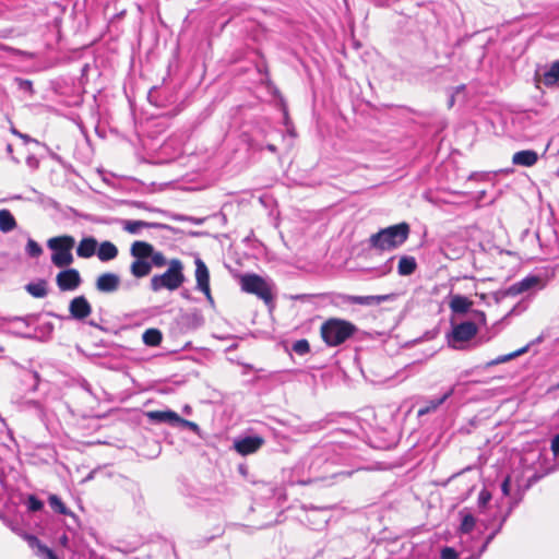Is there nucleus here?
<instances>
[{
	"label": "nucleus",
	"mask_w": 559,
	"mask_h": 559,
	"mask_svg": "<svg viewBox=\"0 0 559 559\" xmlns=\"http://www.w3.org/2000/svg\"><path fill=\"white\" fill-rule=\"evenodd\" d=\"M82 278L76 269L67 267L56 276V284L61 292H73L80 287Z\"/></svg>",
	"instance_id": "obj_8"
},
{
	"label": "nucleus",
	"mask_w": 559,
	"mask_h": 559,
	"mask_svg": "<svg viewBox=\"0 0 559 559\" xmlns=\"http://www.w3.org/2000/svg\"><path fill=\"white\" fill-rule=\"evenodd\" d=\"M177 426H181V427H185V428H188L190 429L191 431H193L194 433L199 435L200 436V432H201V429L200 427L193 423V421H190V420H187V419H183L179 416V420H177Z\"/></svg>",
	"instance_id": "obj_36"
},
{
	"label": "nucleus",
	"mask_w": 559,
	"mask_h": 559,
	"mask_svg": "<svg viewBox=\"0 0 559 559\" xmlns=\"http://www.w3.org/2000/svg\"><path fill=\"white\" fill-rule=\"evenodd\" d=\"M96 254L102 262H107L117 258L118 249L112 242L103 241L98 245Z\"/></svg>",
	"instance_id": "obj_20"
},
{
	"label": "nucleus",
	"mask_w": 559,
	"mask_h": 559,
	"mask_svg": "<svg viewBox=\"0 0 559 559\" xmlns=\"http://www.w3.org/2000/svg\"><path fill=\"white\" fill-rule=\"evenodd\" d=\"M409 225L405 222L380 229L369 237L371 249L378 251H392L401 247L409 236Z\"/></svg>",
	"instance_id": "obj_1"
},
{
	"label": "nucleus",
	"mask_w": 559,
	"mask_h": 559,
	"mask_svg": "<svg viewBox=\"0 0 559 559\" xmlns=\"http://www.w3.org/2000/svg\"><path fill=\"white\" fill-rule=\"evenodd\" d=\"M186 281L183 264L179 259L168 262V269L163 274H156L151 278L150 286L153 292L160 289L176 290Z\"/></svg>",
	"instance_id": "obj_3"
},
{
	"label": "nucleus",
	"mask_w": 559,
	"mask_h": 559,
	"mask_svg": "<svg viewBox=\"0 0 559 559\" xmlns=\"http://www.w3.org/2000/svg\"><path fill=\"white\" fill-rule=\"evenodd\" d=\"M545 83L554 84L559 80V60L551 63L549 70L545 72Z\"/></svg>",
	"instance_id": "obj_31"
},
{
	"label": "nucleus",
	"mask_w": 559,
	"mask_h": 559,
	"mask_svg": "<svg viewBox=\"0 0 559 559\" xmlns=\"http://www.w3.org/2000/svg\"><path fill=\"white\" fill-rule=\"evenodd\" d=\"M194 263H195L197 288L200 292L204 293L209 298H211L210 273H209L207 266L200 258H197Z\"/></svg>",
	"instance_id": "obj_11"
},
{
	"label": "nucleus",
	"mask_w": 559,
	"mask_h": 559,
	"mask_svg": "<svg viewBox=\"0 0 559 559\" xmlns=\"http://www.w3.org/2000/svg\"><path fill=\"white\" fill-rule=\"evenodd\" d=\"M151 271L152 264L150 263L148 260L134 259V261L130 265V272L136 278H141L148 275Z\"/></svg>",
	"instance_id": "obj_22"
},
{
	"label": "nucleus",
	"mask_w": 559,
	"mask_h": 559,
	"mask_svg": "<svg viewBox=\"0 0 559 559\" xmlns=\"http://www.w3.org/2000/svg\"><path fill=\"white\" fill-rule=\"evenodd\" d=\"M168 262L166 257L160 251L153 250V255H151L150 263L152 266L163 267L165 265H168Z\"/></svg>",
	"instance_id": "obj_34"
},
{
	"label": "nucleus",
	"mask_w": 559,
	"mask_h": 559,
	"mask_svg": "<svg viewBox=\"0 0 559 559\" xmlns=\"http://www.w3.org/2000/svg\"><path fill=\"white\" fill-rule=\"evenodd\" d=\"M551 451L555 456L559 455V433L556 435L551 440Z\"/></svg>",
	"instance_id": "obj_39"
},
{
	"label": "nucleus",
	"mask_w": 559,
	"mask_h": 559,
	"mask_svg": "<svg viewBox=\"0 0 559 559\" xmlns=\"http://www.w3.org/2000/svg\"><path fill=\"white\" fill-rule=\"evenodd\" d=\"M392 295H370V296H353L346 294H336L332 302L336 306L360 305V306H378L384 301L391 300Z\"/></svg>",
	"instance_id": "obj_6"
},
{
	"label": "nucleus",
	"mask_w": 559,
	"mask_h": 559,
	"mask_svg": "<svg viewBox=\"0 0 559 559\" xmlns=\"http://www.w3.org/2000/svg\"><path fill=\"white\" fill-rule=\"evenodd\" d=\"M11 132L20 138V134H22L20 131H17L14 127L11 128Z\"/></svg>",
	"instance_id": "obj_46"
},
{
	"label": "nucleus",
	"mask_w": 559,
	"mask_h": 559,
	"mask_svg": "<svg viewBox=\"0 0 559 559\" xmlns=\"http://www.w3.org/2000/svg\"><path fill=\"white\" fill-rule=\"evenodd\" d=\"M16 226L17 224L12 213L7 209L0 210V231L8 234L15 229Z\"/></svg>",
	"instance_id": "obj_23"
},
{
	"label": "nucleus",
	"mask_w": 559,
	"mask_h": 559,
	"mask_svg": "<svg viewBox=\"0 0 559 559\" xmlns=\"http://www.w3.org/2000/svg\"><path fill=\"white\" fill-rule=\"evenodd\" d=\"M26 506H27L28 511L37 512V511L43 509L44 503L38 498H36L35 496L31 495L27 498Z\"/></svg>",
	"instance_id": "obj_35"
},
{
	"label": "nucleus",
	"mask_w": 559,
	"mask_h": 559,
	"mask_svg": "<svg viewBox=\"0 0 559 559\" xmlns=\"http://www.w3.org/2000/svg\"><path fill=\"white\" fill-rule=\"evenodd\" d=\"M96 289L100 293L110 294L118 290L120 277L116 273L100 274L95 283Z\"/></svg>",
	"instance_id": "obj_12"
},
{
	"label": "nucleus",
	"mask_w": 559,
	"mask_h": 559,
	"mask_svg": "<svg viewBox=\"0 0 559 559\" xmlns=\"http://www.w3.org/2000/svg\"><path fill=\"white\" fill-rule=\"evenodd\" d=\"M29 376L34 380V390H36L37 384H38V374L36 372H32V373H29Z\"/></svg>",
	"instance_id": "obj_43"
},
{
	"label": "nucleus",
	"mask_w": 559,
	"mask_h": 559,
	"mask_svg": "<svg viewBox=\"0 0 559 559\" xmlns=\"http://www.w3.org/2000/svg\"><path fill=\"white\" fill-rule=\"evenodd\" d=\"M501 490L504 496L510 495V477H507L501 484Z\"/></svg>",
	"instance_id": "obj_40"
},
{
	"label": "nucleus",
	"mask_w": 559,
	"mask_h": 559,
	"mask_svg": "<svg viewBox=\"0 0 559 559\" xmlns=\"http://www.w3.org/2000/svg\"><path fill=\"white\" fill-rule=\"evenodd\" d=\"M7 151H8L9 153H12V145H11V144H8V145H7Z\"/></svg>",
	"instance_id": "obj_48"
},
{
	"label": "nucleus",
	"mask_w": 559,
	"mask_h": 559,
	"mask_svg": "<svg viewBox=\"0 0 559 559\" xmlns=\"http://www.w3.org/2000/svg\"><path fill=\"white\" fill-rule=\"evenodd\" d=\"M24 539L27 542L28 546L35 550L36 556L41 559H58L55 552L44 545L36 536L31 534H24Z\"/></svg>",
	"instance_id": "obj_14"
},
{
	"label": "nucleus",
	"mask_w": 559,
	"mask_h": 559,
	"mask_svg": "<svg viewBox=\"0 0 559 559\" xmlns=\"http://www.w3.org/2000/svg\"><path fill=\"white\" fill-rule=\"evenodd\" d=\"M267 150L271 152H275L276 147L274 145L270 144V145H267Z\"/></svg>",
	"instance_id": "obj_47"
},
{
	"label": "nucleus",
	"mask_w": 559,
	"mask_h": 559,
	"mask_svg": "<svg viewBox=\"0 0 559 559\" xmlns=\"http://www.w3.org/2000/svg\"><path fill=\"white\" fill-rule=\"evenodd\" d=\"M98 242L94 237H84L76 247V254L82 259H90L96 254Z\"/></svg>",
	"instance_id": "obj_16"
},
{
	"label": "nucleus",
	"mask_w": 559,
	"mask_h": 559,
	"mask_svg": "<svg viewBox=\"0 0 559 559\" xmlns=\"http://www.w3.org/2000/svg\"><path fill=\"white\" fill-rule=\"evenodd\" d=\"M528 349V345L513 352V353H510V354H507V355H501V356H498L496 359L491 360L488 362V366H496V365H500V364H503V362H507L515 357H519L523 354H525Z\"/></svg>",
	"instance_id": "obj_29"
},
{
	"label": "nucleus",
	"mask_w": 559,
	"mask_h": 559,
	"mask_svg": "<svg viewBox=\"0 0 559 559\" xmlns=\"http://www.w3.org/2000/svg\"><path fill=\"white\" fill-rule=\"evenodd\" d=\"M25 252L31 258H38L43 254V248L38 242L29 238L25 246Z\"/></svg>",
	"instance_id": "obj_32"
},
{
	"label": "nucleus",
	"mask_w": 559,
	"mask_h": 559,
	"mask_svg": "<svg viewBox=\"0 0 559 559\" xmlns=\"http://www.w3.org/2000/svg\"><path fill=\"white\" fill-rule=\"evenodd\" d=\"M538 160V154L533 150H523L513 154L512 163L516 166L532 167Z\"/></svg>",
	"instance_id": "obj_17"
},
{
	"label": "nucleus",
	"mask_w": 559,
	"mask_h": 559,
	"mask_svg": "<svg viewBox=\"0 0 559 559\" xmlns=\"http://www.w3.org/2000/svg\"><path fill=\"white\" fill-rule=\"evenodd\" d=\"M496 534H497V532L491 533V534L486 538V540H485V542H487V544H490V543H491V540L495 538Z\"/></svg>",
	"instance_id": "obj_44"
},
{
	"label": "nucleus",
	"mask_w": 559,
	"mask_h": 559,
	"mask_svg": "<svg viewBox=\"0 0 559 559\" xmlns=\"http://www.w3.org/2000/svg\"><path fill=\"white\" fill-rule=\"evenodd\" d=\"M162 340L163 335L158 329H147L142 334V341L147 346H158Z\"/></svg>",
	"instance_id": "obj_26"
},
{
	"label": "nucleus",
	"mask_w": 559,
	"mask_h": 559,
	"mask_svg": "<svg viewBox=\"0 0 559 559\" xmlns=\"http://www.w3.org/2000/svg\"><path fill=\"white\" fill-rule=\"evenodd\" d=\"M157 224L144 221H124L123 229L130 234H138L142 228L156 227Z\"/></svg>",
	"instance_id": "obj_27"
},
{
	"label": "nucleus",
	"mask_w": 559,
	"mask_h": 559,
	"mask_svg": "<svg viewBox=\"0 0 559 559\" xmlns=\"http://www.w3.org/2000/svg\"><path fill=\"white\" fill-rule=\"evenodd\" d=\"M450 309L454 313H466L473 306V301L462 295H454L450 300Z\"/></svg>",
	"instance_id": "obj_21"
},
{
	"label": "nucleus",
	"mask_w": 559,
	"mask_h": 559,
	"mask_svg": "<svg viewBox=\"0 0 559 559\" xmlns=\"http://www.w3.org/2000/svg\"><path fill=\"white\" fill-rule=\"evenodd\" d=\"M13 322H22V320L20 318H15L12 320Z\"/></svg>",
	"instance_id": "obj_50"
},
{
	"label": "nucleus",
	"mask_w": 559,
	"mask_h": 559,
	"mask_svg": "<svg viewBox=\"0 0 559 559\" xmlns=\"http://www.w3.org/2000/svg\"><path fill=\"white\" fill-rule=\"evenodd\" d=\"M145 417L152 424H168L169 426L176 427L179 415L170 409L166 411H148L145 413Z\"/></svg>",
	"instance_id": "obj_13"
},
{
	"label": "nucleus",
	"mask_w": 559,
	"mask_h": 559,
	"mask_svg": "<svg viewBox=\"0 0 559 559\" xmlns=\"http://www.w3.org/2000/svg\"><path fill=\"white\" fill-rule=\"evenodd\" d=\"M558 175H559V169H558Z\"/></svg>",
	"instance_id": "obj_53"
},
{
	"label": "nucleus",
	"mask_w": 559,
	"mask_h": 559,
	"mask_svg": "<svg viewBox=\"0 0 559 559\" xmlns=\"http://www.w3.org/2000/svg\"><path fill=\"white\" fill-rule=\"evenodd\" d=\"M491 499V495L487 490H481L478 496V504L479 507H485L489 500Z\"/></svg>",
	"instance_id": "obj_38"
},
{
	"label": "nucleus",
	"mask_w": 559,
	"mask_h": 559,
	"mask_svg": "<svg viewBox=\"0 0 559 559\" xmlns=\"http://www.w3.org/2000/svg\"><path fill=\"white\" fill-rule=\"evenodd\" d=\"M20 139H22L25 143H28V142H36L35 140H33L29 135L27 134H20Z\"/></svg>",
	"instance_id": "obj_42"
},
{
	"label": "nucleus",
	"mask_w": 559,
	"mask_h": 559,
	"mask_svg": "<svg viewBox=\"0 0 559 559\" xmlns=\"http://www.w3.org/2000/svg\"><path fill=\"white\" fill-rule=\"evenodd\" d=\"M488 545H489V544H487V542H485V543L483 544V546H481V548H480V550H479V554H478V555H479V557L481 556V554H483V552H485V551H486V549H487Z\"/></svg>",
	"instance_id": "obj_45"
},
{
	"label": "nucleus",
	"mask_w": 559,
	"mask_h": 559,
	"mask_svg": "<svg viewBox=\"0 0 559 559\" xmlns=\"http://www.w3.org/2000/svg\"><path fill=\"white\" fill-rule=\"evenodd\" d=\"M264 443V439L259 436H247L234 441V449L241 455H249L257 452Z\"/></svg>",
	"instance_id": "obj_9"
},
{
	"label": "nucleus",
	"mask_w": 559,
	"mask_h": 559,
	"mask_svg": "<svg viewBox=\"0 0 559 559\" xmlns=\"http://www.w3.org/2000/svg\"><path fill=\"white\" fill-rule=\"evenodd\" d=\"M75 246L74 237L70 235L57 236L48 239L47 247L52 251L51 263L57 267H68L74 261L72 249Z\"/></svg>",
	"instance_id": "obj_4"
},
{
	"label": "nucleus",
	"mask_w": 559,
	"mask_h": 559,
	"mask_svg": "<svg viewBox=\"0 0 559 559\" xmlns=\"http://www.w3.org/2000/svg\"><path fill=\"white\" fill-rule=\"evenodd\" d=\"M0 519H1V520H4V516H3L1 513H0Z\"/></svg>",
	"instance_id": "obj_52"
},
{
	"label": "nucleus",
	"mask_w": 559,
	"mask_h": 559,
	"mask_svg": "<svg viewBox=\"0 0 559 559\" xmlns=\"http://www.w3.org/2000/svg\"><path fill=\"white\" fill-rule=\"evenodd\" d=\"M293 350L300 356L308 354L310 352L309 342L305 338L296 341L293 344Z\"/></svg>",
	"instance_id": "obj_33"
},
{
	"label": "nucleus",
	"mask_w": 559,
	"mask_h": 559,
	"mask_svg": "<svg viewBox=\"0 0 559 559\" xmlns=\"http://www.w3.org/2000/svg\"><path fill=\"white\" fill-rule=\"evenodd\" d=\"M454 392V389H450L440 397L431 399L427 401L423 406L418 408L417 415L419 417L425 416L427 414L433 413L441 406Z\"/></svg>",
	"instance_id": "obj_18"
},
{
	"label": "nucleus",
	"mask_w": 559,
	"mask_h": 559,
	"mask_svg": "<svg viewBox=\"0 0 559 559\" xmlns=\"http://www.w3.org/2000/svg\"><path fill=\"white\" fill-rule=\"evenodd\" d=\"M477 331L476 324L472 321L455 324L449 336V344L453 348H459L457 344L472 340L477 334Z\"/></svg>",
	"instance_id": "obj_7"
},
{
	"label": "nucleus",
	"mask_w": 559,
	"mask_h": 559,
	"mask_svg": "<svg viewBox=\"0 0 559 559\" xmlns=\"http://www.w3.org/2000/svg\"><path fill=\"white\" fill-rule=\"evenodd\" d=\"M461 515V525H460V532L463 534L471 533L476 524V519L465 510L460 512Z\"/></svg>",
	"instance_id": "obj_28"
},
{
	"label": "nucleus",
	"mask_w": 559,
	"mask_h": 559,
	"mask_svg": "<svg viewBox=\"0 0 559 559\" xmlns=\"http://www.w3.org/2000/svg\"><path fill=\"white\" fill-rule=\"evenodd\" d=\"M540 284V278L535 275H528L523 280L514 283L508 288V295L516 296L524 292L530 290L531 288Z\"/></svg>",
	"instance_id": "obj_15"
},
{
	"label": "nucleus",
	"mask_w": 559,
	"mask_h": 559,
	"mask_svg": "<svg viewBox=\"0 0 559 559\" xmlns=\"http://www.w3.org/2000/svg\"><path fill=\"white\" fill-rule=\"evenodd\" d=\"M240 285L243 292L258 296L265 304H270L273 299L272 285L257 274L241 276Z\"/></svg>",
	"instance_id": "obj_5"
},
{
	"label": "nucleus",
	"mask_w": 559,
	"mask_h": 559,
	"mask_svg": "<svg viewBox=\"0 0 559 559\" xmlns=\"http://www.w3.org/2000/svg\"><path fill=\"white\" fill-rule=\"evenodd\" d=\"M478 558H479V555H477V556H471V557H468V558H466V559H478Z\"/></svg>",
	"instance_id": "obj_49"
},
{
	"label": "nucleus",
	"mask_w": 559,
	"mask_h": 559,
	"mask_svg": "<svg viewBox=\"0 0 559 559\" xmlns=\"http://www.w3.org/2000/svg\"><path fill=\"white\" fill-rule=\"evenodd\" d=\"M312 429L320 430V427H319V425L314 424Z\"/></svg>",
	"instance_id": "obj_51"
},
{
	"label": "nucleus",
	"mask_w": 559,
	"mask_h": 559,
	"mask_svg": "<svg viewBox=\"0 0 559 559\" xmlns=\"http://www.w3.org/2000/svg\"><path fill=\"white\" fill-rule=\"evenodd\" d=\"M69 312L73 319L82 321L92 313V306L85 296H76L69 304Z\"/></svg>",
	"instance_id": "obj_10"
},
{
	"label": "nucleus",
	"mask_w": 559,
	"mask_h": 559,
	"mask_svg": "<svg viewBox=\"0 0 559 559\" xmlns=\"http://www.w3.org/2000/svg\"><path fill=\"white\" fill-rule=\"evenodd\" d=\"M417 263L414 257L403 255L400 258L397 272L402 276L411 275L415 272Z\"/></svg>",
	"instance_id": "obj_24"
},
{
	"label": "nucleus",
	"mask_w": 559,
	"mask_h": 559,
	"mask_svg": "<svg viewBox=\"0 0 559 559\" xmlns=\"http://www.w3.org/2000/svg\"><path fill=\"white\" fill-rule=\"evenodd\" d=\"M356 332L357 328L355 324L337 318L326 320L320 329L322 340L331 347L342 345Z\"/></svg>",
	"instance_id": "obj_2"
},
{
	"label": "nucleus",
	"mask_w": 559,
	"mask_h": 559,
	"mask_svg": "<svg viewBox=\"0 0 559 559\" xmlns=\"http://www.w3.org/2000/svg\"><path fill=\"white\" fill-rule=\"evenodd\" d=\"M441 559H457V552L451 547H444L441 550Z\"/></svg>",
	"instance_id": "obj_37"
},
{
	"label": "nucleus",
	"mask_w": 559,
	"mask_h": 559,
	"mask_svg": "<svg viewBox=\"0 0 559 559\" xmlns=\"http://www.w3.org/2000/svg\"><path fill=\"white\" fill-rule=\"evenodd\" d=\"M48 501H49L50 507L56 512H58L60 514H64V515L72 514L58 496L51 495L49 497Z\"/></svg>",
	"instance_id": "obj_30"
},
{
	"label": "nucleus",
	"mask_w": 559,
	"mask_h": 559,
	"mask_svg": "<svg viewBox=\"0 0 559 559\" xmlns=\"http://www.w3.org/2000/svg\"><path fill=\"white\" fill-rule=\"evenodd\" d=\"M26 292L35 298H44L48 294L47 282L38 280L37 282L28 283L25 286Z\"/></svg>",
	"instance_id": "obj_25"
},
{
	"label": "nucleus",
	"mask_w": 559,
	"mask_h": 559,
	"mask_svg": "<svg viewBox=\"0 0 559 559\" xmlns=\"http://www.w3.org/2000/svg\"><path fill=\"white\" fill-rule=\"evenodd\" d=\"M26 164H27L29 167H32V168H36V167L38 166V160H37V158H36V157H34V156H29V157H27V159H26Z\"/></svg>",
	"instance_id": "obj_41"
},
{
	"label": "nucleus",
	"mask_w": 559,
	"mask_h": 559,
	"mask_svg": "<svg viewBox=\"0 0 559 559\" xmlns=\"http://www.w3.org/2000/svg\"><path fill=\"white\" fill-rule=\"evenodd\" d=\"M154 247L145 241H134L131 246L130 253L134 259L147 260L153 255Z\"/></svg>",
	"instance_id": "obj_19"
}]
</instances>
